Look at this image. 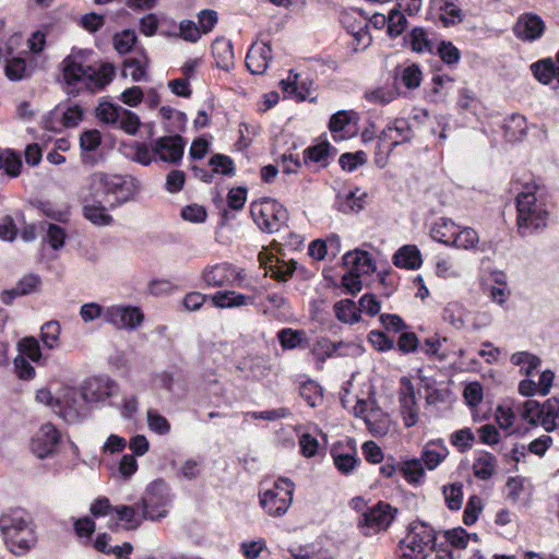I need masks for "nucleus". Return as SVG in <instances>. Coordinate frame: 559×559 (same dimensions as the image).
<instances>
[{
  "mask_svg": "<svg viewBox=\"0 0 559 559\" xmlns=\"http://www.w3.org/2000/svg\"><path fill=\"white\" fill-rule=\"evenodd\" d=\"M139 190V182L130 176L94 171L80 190L82 200H99L100 197L112 195L110 207L119 206L130 201Z\"/></svg>",
  "mask_w": 559,
  "mask_h": 559,
  "instance_id": "nucleus-2",
  "label": "nucleus"
},
{
  "mask_svg": "<svg viewBox=\"0 0 559 559\" xmlns=\"http://www.w3.org/2000/svg\"><path fill=\"white\" fill-rule=\"evenodd\" d=\"M463 11L454 3L445 1L440 7V21L444 26H453L463 21Z\"/></svg>",
  "mask_w": 559,
  "mask_h": 559,
  "instance_id": "nucleus-41",
  "label": "nucleus"
},
{
  "mask_svg": "<svg viewBox=\"0 0 559 559\" xmlns=\"http://www.w3.org/2000/svg\"><path fill=\"white\" fill-rule=\"evenodd\" d=\"M242 552L247 559H265L267 550L263 540H254L243 543L241 545Z\"/></svg>",
  "mask_w": 559,
  "mask_h": 559,
  "instance_id": "nucleus-60",
  "label": "nucleus"
},
{
  "mask_svg": "<svg viewBox=\"0 0 559 559\" xmlns=\"http://www.w3.org/2000/svg\"><path fill=\"white\" fill-rule=\"evenodd\" d=\"M463 485L461 483H453L443 487V497L445 503L451 510H459L463 502Z\"/></svg>",
  "mask_w": 559,
  "mask_h": 559,
  "instance_id": "nucleus-43",
  "label": "nucleus"
},
{
  "mask_svg": "<svg viewBox=\"0 0 559 559\" xmlns=\"http://www.w3.org/2000/svg\"><path fill=\"white\" fill-rule=\"evenodd\" d=\"M531 70L538 82L547 85L555 79L557 63L550 58L543 59L533 63Z\"/></svg>",
  "mask_w": 559,
  "mask_h": 559,
  "instance_id": "nucleus-32",
  "label": "nucleus"
},
{
  "mask_svg": "<svg viewBox=\"0 0 559 559\" xmlns=\"http://www.w3.org/2000/svg\"><path fill=\"white\" fill-rule=\"evenodd\" d=\"M330 151V144L329 143H321L311 147H308L305 150L304 158L307 163L308 160L314 162V163H321L325 164L326 158L329 156Z\"/></svg>",
  "mask_w": 559,
  "mask_h": 559,
  "instance_id": "nucleus-57",
  "label": "nucleus"
},
{
  "mask_svg": "<svg viewBox=\"0 0 559 559\" xmlns=\"http://www.w3.org/2000/svg\"><path fill=\"white\" fill-rule=\"evenodd\" d=\"M102 143L98 130H86L80 135V147L85 152H94Z\"/></svg>",
  "mask_w": 559,
  "mask_h": 559,
  "instance_id": "nucleus-59",
  "label": "nucleus"
},
{
  "mask_svg": "<svg viewBox=\"0 0 559 559\" xmlns=\"http://www.w3.org/2000/svg\"><path fill=\"white\" fill-rule=\"evenodd\" d=\"M393 263L397 267L418 269L423 263L420 251L415 245H405L393 255Z\"/></svg>",
  "mask_w": 559,
  "mask_h": 559,
  "instance_id": "nucleus-23",
  "label": "nucleus"
},
{
  "mask_svg": "<svg viewBox=\"0 0 559 559\" xmlns=\"http://www.w3.org/2000/svg\"><path fill=\"white\" fill-rule=\"evenodd\" d=\"M481 511V499L477 496H472L465 507L463 522L466 525H472L477 521L478 514Z\"/></svg>",
  "mask_w": 559,
  "mask_h": 559,
  "instance_id": "nucleus-61",
  "label": "nucleus"
},
{
  "mask_svg": "<svg viewBox=\"0 0 559 559\" xmlns=\"http://www.w3.org/2000/svg\"><path fill=\"white\" fill-rule=\"evenodd\" d=\"M186 142L180 135H165L153 141L157 162L178 164L183 156Z\"/></svg>",
  "mask_w": 559,
  "mask_h": 559,
  "instance_id": "nucleus-9",
  "label": "nucleus"
},
{
  "mask_svg": "<svg viewBox=\"0 0 559 559\" xmlns=\"http://www.w3.org/2000/svg\"><path fill=\"white\" fill-rule=\"evenodd\" d=\"M37 207L45 216L51 219L58 222H66L68 219L69 210L66 206H58L50 201H39Z\"/></svg>",
  "mask_w": 559,
  "mask_h": 559,
  "instance_id": "nucleus-48",
  "label": "nucleus"
},
{
  "mask_svg": "<svg viewBox=\"0 0 559 559\" xmlns=\"http://www.w3.org/2000/svg\"><path fill=\"white\" fill-rule=\"evenodd\" d=\"M17 349L19 356L31 359L34 362H39L43 358L38 341L33 336H26L19 341Z\"/></svg>",
  "mask_w": 559,
  "mask_h": 559,
  "instance_id": "nucleus-38",
  "label": "nucleus"
},
{
  "mask_svg": "<svg viewBox=\"0 0 559 559\" xmlns=\"http://www.w3.org/2000/svg\"><path fill=\"white\" fill-rule=\"evenodd\" d=\"M504 134L509 141H521L526 136L527 122L524 116L513 114L504 120Z\"/></svg>",
  "mask_w": 559,
  "mask_h": 559,
  "instance_id": "nucleus-28",
  "label": "nucleus"
},
{
  "mask_svg": "<svg viewBox=\"0 0 559 559\" xmlns=\"http://www.w3.org/2000/svg\"><path fill=\"white\" fill-rule=\"evenodd\" d=\"M518 229L522 237L546 227L548 211L545 203L538 200L535 187H525L516 197Z\"/></svg>",
  "mask_w": 559,
  "mask_h": 559,
  "instance_id": "nucleus-4",
  "label": "nucleus"
},
{
  "mask_svg": "<svg viewBox=\"0 0 559 559\" xmlns=\"http://www.w3.org/2000/svg\"><path fill=\"white\" fill-rule=\"evenodd\" d=\"M388 22V33L390 36H399L406 28L407 21L404 13L401 10H391L389 16L386 19Z\"/></svg>",
  "mask_w": 559,
  "mask_h": 559,
  "instance_id": "nucleus-51",
  "label": "nucleus"
},
{
  "mask_svg": "<svg viewBox=\"0 0 559 559\" xmlns=\"http://www.w3.org/2000/svg\"><path fill=\"white\" fill-rule=\"evenodd\" d=\"M281 85L284 92L295 95L297 99L305 100L310 92L305 82L298 81V74L294 75V81H281Z\"/></svg>",
  "mask_w": 559,
  "mask_h": 559,
  "instance_id": "nucleus-54",
  "label": "nucleus"
},
{
  "mask_svg": "<svg viewBox=\"0 0 559 559\" xmlns=\"http://www.w3.org/2000/svg\"><path fill=\"white\" fill-rule=\"evenodd\" d=\"M514 32L519 38L533 41L544 34L545 23L537 14L526 13L519 17Z\"/></svg>",
  "mask_w": 559,
  "mask_h": 559,
  "instance_id": "nucleus-16",
  "label": "nucleus"
},
{
  "mask_svg": "<svg viewBox=\"0 0 559 559\" xmlns=\"http://www.w3.org/2000/svg\"><path fill=\"white\" fill-rule=\"evenodd\" d=\"M209 164L213 167V171L215 174H222L225 176H234L235 175V165L233 159L223 154H214L210 160Z\"/></svg>",
  "mask_w": 559,
  "mask_h": 559,
  "instance_id": "nucleus-45",
  "label": "nucleus"
},
{
  "mask_svg": "<svg viewBox=\"0 0 559 559\" xmlns=\"http://www.w3.org/2000/svg\"><path fill=\"white\" fill-rule=\"evenodd\" d=\"M367 162V155L362 151L356 153H344L340 156L338 163L344 170L353 171L359 165Z\"/></svg>",
  "mask_w": 559,
  "mask_h": 559,
  "instance_id": "nucleus-55",
  "label": "nucleus"
},
{
  "mask_svg": "<svg viewBox=\"0 0 559 559\" xmlns=\"http://www.w3.org/2000/svg\"><path fill=\"white\" fill-rule=\"evenodd\" d=\"M5 75L10 81H21L27 76V67L23 58H12L7 62Z\"/></svg>",
  "mask_w": 559,
  "mask_h": 559,
  "instance_id": "nucleus-47",
  "label": "nucleus"
},
{
  "mask_svg": "<svg viewBox=\"0 0 559 559\" xmlns=\"http://www.w3.org/2000/svg\"><path fill=\"white\" fill-rule=\"evenodd\" d=\"M356 118L354 111L340 110L335 112L329 122V129L333 133L334 140H343L345 135L342 133L346 127Z\"/></svg>",
  "mask_w": 559,
  "mask_h": 559,
  "instance_id": "nucleus-30",
  "label": "nucleus"
},
{
  "mask_svg": "<svg viewBox=\"0 0 559 559\" xmlns=\"http://www.w3.org/2000/svg\"><path fill=\"white\" fill-rule=\"evenodd\" d=\"M414 138L411 122L405 118L390 121L380 134V142H388L391 148L409 142Z\"/></svg>",
  "mask_w": 559,
  "mask_h": 559,
  "instance_id": "nucleus-11",
  "label": "nucleus"
},
{
  "mask_svg": "<svg viewBox=\"0 0 559 559\" xmlns=\"http://www.w3.org/2000/svg\"><path fill=\"white\" fill-rule=\"evenodd\" d=\"M91 51L72 50L61 63L63 81L67 85H73L83 81L85 86L96 92L108 85L116 75V67L110 62H103L98 68L90 64Z\"/></svg>",
  "mask_w": 559,
  "mask_h": 559,
  "instance_id": "nucleus-1",
  "label": "nucleus"
},
{
  "mask_svg": "<svg viewBox=\"0 0 559 559\" xmlns=\"http://www.w3.org/2000/svg\"><path fill=\"white\" fill-rule=\"evenodd\" d=\"M148 428L158 433L167 435L170 431V424L166 417L162 416L154 409H148L146 413Z\"/></svg>",
  "mask_w": 559,
  "mask_h": 559,
  "instance_id": "nucleus-52",
  "label": "nucleus"
},
{
  "mask_svg": "<svg viewBox=\"0 0 559 559\" xmlns=\"http://www.w3.org/2000/svg\"><path fill=\"white\" fill-rule=\"evenodd\" d=\"M116 383L108 378H91L82 385V395L86 403H96L109 397L116 391Z\"/></svg>",
  "mask_w": 559,
  "mask_h": 559,
  "instance_id": "nucleus-12",
  "label": "nucleus"
},
{
  "mask_svg": "<svg viewBox=\"0 0 559 559\" xmlns=\"http://www.w3.org/2000/svg\"><path fill=\"white\" fill-rule=\"evenodd\" d=\"M126 75H130L135 82L143 81L146 76L147 57L142 56V59L129 58L123 62Z\"/></svg>",
  "mask_w": 559,
  "mask_h": 559,
  "instance_id": "nucleus-39",
  "label": "nucleus"
},
{
  "mask_svg": "<svg viewBox=\"0 0 559 559\" xmlns=\"http://www.w3.org/2000/svg\"><path fill=\"white\" fill-rule=\"evenodd\" d=\"M83 216L93 225L103 227L112 223V216L107 212L102 200H82Z\"/></svg>",
  "mask_w": 559,
  "mask_h": 559,
  "instance_id": "nucleus-21",
  "label": "nucleus"
},
{
  "mask_svg": "<svg viewBox=\"0 0 559 559\" xmlns=\"http://www.w3.org/2000/svg\"><path fill=\"white\" fill-rule=\"evenodd\" d=\"M343 263L348 271L359 275H368L373 273L376 270L370 254L367 251H348L343 255Z\"/></svg>",
  "mask_w": 559,
  "mask_h": 559,
  "instance_id": "nucleus-18",
  "label": "nucleus"
},
{
  "mask_svg": "<svg viewBox=\"0 0 559 559\" xmlns=\"http://www.w3.org/2000/svg\"><path fill=\"white\" fill-rule=\"evenodd\" d=\"M250 213L257 225L271 234L278 231L288 221V211L270 198L251 203Z\"/></svg>",
  "mask_w": 559,
  "mask_h": 559,
  "instance_id": "nucleus-5",
  "label": "nucleus"
},
{
  "mask_svg": "<svg viewBox=\"0 0 559 559\" xmlns=\"http://www.w3.org/2000/svg\"><path fill=\"white\" fill-rule=\"evenodd\" d=\"M212 53L218 68L229 70L234 67V48L229 40L216 39L212 45Z\"/></svg>",
  "mask_w": 559,
  "mask_h": 559,
  "instance_id": "nucleus-25",
  "label": "nucleus"
},
{
  "mask_svg": "<svg viewBox=\"0 0 559 559\" xmlns=\"http://www.w3.org/2000/svg\"><path fill=\"white\" fill-rule=\"evenodd\" d=\"M306 337V332L302 330H294L284 328L277 332V338L283 349H294L301 345Z\"/></svg>",
  "mask_w": 559,
  "mask_h": 559,
  "instance_id": "nucleus-37",
  "label": "nucleus"
},
{
  "mask_svg": "<svg viewBox=\"0 0 559 559\" xmlns=\"http://www.w3.org/2000/svg\"><path fill=\"white\" fill-rule=\"evenodd\" d=\"M455 223L447 217H439L430 227V236L433 240L450 246L455 231Z\"/></svg>",
  "mask_w": 559,
  "mask_h": 559,
  "instance_id": "nucleus-27",
  "label": "nucleus"
},
{
  "mask_svg": "<svg viewBox=\"0 0 559 559\" xmlns=\"http://www.w3.org/2000/svg\"><path fill=\"white\" fill-rule=\"evenodd\" d=\"M259 497L262 509L271 516L284 515L293 502V498H289L288 495L283 497L272 491H262Z\"/></svg>",
  "mask_w": 559,
  "mask_h": 559,
  "instance_id": "nucleus-19",
  "label": "nucleus"
},
{
  "mask_svg": "<svg viewBox=\"0 0 559 559\" xmlns=\"http://www.w3.org/2000/svg\"><path fill=\"white\" fill-rule=\"evenodd\" d=\"M179 36L186 41L197 43L202 34L198 24L191 20H183L179 23Z\"/></svg>",
  "mask_w": 559,
  "mask_h": 559,
  "instance_id": "nucleus-58",
  "label": "nucleus"
},
{
  "mask_svg": "<svg viewBox=\"0 0 559 559\" xmlns=\"http://www.w3.org/2000/svg\"><path fill=\"white\" fill-rule=\"evenodd\" d=\"M400 413L404 426L409 428L419 420V407L416 402L414 386L409 380L406 381V388L400 393Z\"/></svg>",
  "mask_w": 559,
  "mask_h": 559,
  "instance_id": "nucleus-15",
  "label": "nucleus"
},
{
  "mask_svg": "<svg viewBox=\"0 0 559 559\" xmlns=\"http://www.w3.org/2000/svg\"><path fill=\"white\" fill-rule=\"evenodd\" d=\"M299 394L311 407L317 406L322 400L320 386L313 381L304 382L299 388Z\"/></svg>",
  "mask_w": 559,
  "mask_h": 559,
  "instance_id": "nucleus-53",
  "label": "nucleus"
},
{
  "mask_svg": "<svg viewBox=\"0 0 559 559\" xmlns=\"http://www.w3.org/2000/svg\"><path fill=\"white\" fill-rule=\"evenodd\" d=\"M496 457L486 452L477 457L473 464L474 475L481 480L489 479L496 469Z\"/></svg>",
  "mask_w": 559,
  "mask_h": 559,
  "instance_id": "nucleus-35",
  "label": "nucleus"
},
{
  "mask_svg": "<svg viewBox=\"0 0 559 559\" xmlns=\"http://www.w3.org/2000/svg\"><path fill=\"white\" fill-rule=\"evenodd\" d=\"M401 80L407 88H416L421 82V71L418 66L411 64L403 70Z\"/></svg>",
  "mask_w": 559,
  "mask_h": 559,
  "instance_id": "nucleus-64",
  "label": "nucleus"
},
{
  "mask_svg": "<svg viewBox=\"0 0 559 559\" xmlns=\"http://www.w3.org/2000/svg\"><path fill=\"white\" fill-rule=\"evenodd\" d=\"M129 156L133 162L143 166H148L153 162H157L155 152L153 150V141L151 142V147H148L143 142H134L130 145Z\"/></svg>",
  "mask_w": 559,
  "mask_h": 559,
  "instance_id": "nucleus-33",
  "label": "nucleus"
},
{
  "mask_svg": "<svg viewBox=\"0 0 559 559\" xmlns=\"http://www.w3.org/2000/svg\"><path fill=\"white\" fill-rule=\"evenodd\" d=\"M136 39L138 37L134 31L124 29L114 36V47L120 55H124L131 51Z\"/></svg>",
  "mask_w": 559,
  "mask_h": 559,
  "instance_id": "nucleus-44",
  "label": "nucleus"
},
{
  "mask_svg": "<svg viewBox=\"0 0 559 559\" xmlns=\"http://www.w3.org/2000/svg\"><path fill=\"white\" fill-rule=\"evenodd\" d=\"M397 514V509L384 501L377 502L360 515L357 527L364 536H373L386 531Z\"/></svg>",
  "mask_w": 559,
  "mask_h": 559,
  "instance_id": "nucleus-6",
  "label": "nucleus"
},
{
  "mask_svg": "<svg viewBox=\"0 0 559 559\" xmlns=\"http://www.w3.org/2000/svg\"><path fill=\"white\" fill-rule=\"evenodd\" d=\"M144 314L138 307L114 305L106 307L105 322L117 329L134 330L142 324Z\"/></svg>",
  "mask_w": 559,
  "mask_h": 559,
  "instance_id": "nucleus-8",
  "label": "nucleus"
},
{
  "mask_svg": "<svg viewBox=\"0 0 559 559\" xmlns=\"http://www.w3.org/2000/svg\"><path fill=\"white\" fill-rule=\"evenodd\" d=\"M214 306L217 308H234L253 305L254 298L243 294L229 292H217L212 297Z\"/></svg>",
  "mask_w": 559,
  "mask_h": 559,
  "instance_id": "nucleus-24",
  "label": "nucleus"
},
{
  "mask_svg": "<svg viewBox=\"0 0 559 559\" xmlns=\"http://www.w3.org/2000/svg\"><path fill=\"white\" fill-rule=\"evenodd\" d=\"M84 403L82 391L69 388L63 391L61 397L57 400V404L61 405L60 416L68 421L76 420L84 412Z\"/></svg>",
  "mask_w": 559,
  "mask_h": 559,
  "instance_id": "nucleus-13",
  "label": "nucleus"
},
{
  "mask_svg": "<svg viewBox=\"0 0 559 559\" xmlns=\"http://www.w3.org/2000/svg\"><path fill=\"white\" fill-rule=\"evenodd\" d=\"M59 441V431L51 424H45L32 438L31 451L38 459H46L56 452Z\"/></svg>",
  "mask_w": 559,
  "mask_h": 559,
  "instance_id": "nucleus-10",
  "label": "nucleus"
},
{
  "mask_svg": "<svg viewBox=\"0 0 559 559\" xmlns=\"http://www.w3.org/2000/svg\"><path fill=\"white\" fill-rule=\"evenodd\" d=\"M510 360L513 365L521 367L526 376H531L533 370L540 365V359L528 352L514 353Z\"/></svg>",
  "mask_w": 559,
  "mask_h": 559,
  "instance_id": "nucleus-40",
  "label": "nucleus"
},
{
  "mask_svg": "<svg viewBox=\"0 0 559 559\" xmlns=\"http://www.w3.org/2000/svg\"><path fill=\"white\" fill-rule=\"evenodd\" d=\"M405 479L411 484H418L424 477V467L420 460L406 461L402 466Z\"/></svg>",
  "mask_w": 559,
  "mask_h": 559,
  "instance_id": "nucleus-50",
  "label": "nucleus"
},
{
  "mask_svg": "<svg viewBox=\"0 0 559 559\" xmlns=\"http://www.w3.org/2000/svg\"><path fill=\"white\" fill-rule=\"evenodd\" d=\"M169 493L163 480L152 483L142 499L143 519L152 521L159 520L167 515L166 507L169 504Z\"/></svg>",
  "mask_w": 559,
  "mask_h": 559,
  "instance_id": "nucleus-7",
  "label": "nucleus"
},
{
  "mask_svg": "<svg viewBox=\"0 0 559 559\" xmlns=\"http://www.w3.org/2000/svg\"><path fill=\"white\" fill-rule=\"evenodd\" d=\"M123 107L115 105L107 100L99 102L95 109V115L98 120L106 124H117Z\"/></svg>",
  "mask_w": 559,
  "mask_h": 559,
  "instance_id": "nucleus-34",
  "label": "nucleus"
},
{
  "mask_svg": "<svg viewBox=\"0 0 559 559\" xmlns=\"http://www.w3.org/2000/svg\"><path fill=\"white\" fill-rule=\"evenodd\" d=\"M409 40L413 50L417 52H431L432 50V44L424 28H414L411 33Z\"/></svg>",
  "mask_w": 559,
  "mask_h": 559,
  "instance_id": "nucleus-46",
  "label": "nucleus"
},
{
  "mask_svg": "<svg viewBox=\"0 0 559 559\" xmlns=\"http://www.w3.org/2000/svg\"><path fill=\"white\" fill-rule=\"evenodd\" d=\"M540 408L542 404L537 401L528 400L523 404L521 416L528 424L536 426L539 423Z\"/></svg>",
  "mask_w": 559,
  "mask_h": 559,
  "instance_id": "nucleus-63",
  "label": "nucleus"
},
{
  "mask_svg": "<svg viewBox=\"0 0 559 559\" xmlns=\"http://www.w3.org/2000/svg\"><path fill=\"white\" fill-rule=\"evenodd\" d=\"M61 326L58 321H49L40 329V340L49 349L58 348L60 345Z\"/></svg>",
  "mask_w": 559,
  "mask_h": 559,
  "instance_id": "nucleus-36",
  "label": "nucleus"
},
{
  "mask_svg": "<svg viewBox=\"0 0 559 559\" xmlns=\"http://www.w3.org/2000/svg\"><path fill=\"white\" fill-rule=\"evenodd\" d=\"M478 241L479 236L475 229L471 227H463L459 229V226L455 225V231L450 246L457 249L469 250L474 249Z\"/></svg>",
  "mask_w": 559,
  "mask_h": 559,
  "instance_id": "nucleus-29",
  "label": "nucleus"
},
{
  "mask_svg": "<svg viewBox=\"0 0 559 559\" xmlns=\"http://www.w3.org/2000/svg\"><path fill=\"white\" fill-rule=\"evenodd\" d=\"M438 53L442 61L448 64H455L461 58L460 50L451 41H441Z\"/></svg>",
  "mask_w": 559,
  "mask_h": 559,
  "instance_id": "nucleus-62",
  "label": "nucleus"
},
{
  "mask_svg": "<svg viewBox=\"0 0 559 559\" xmlns=\"http://www.w3.org/2000/svg\"><path fill=\"white\" fill-rule=\"evenodd\" d=\"M0 531L7 548L15 556L27 554L37 543L32 519L23 510H13L2 514Z\"/></svg>",
  "mask_w": 559,
  "mask_h": 559,
  "instance_id": "nucleus-3",
  "label": "nucleus"
},
{
  "mask_svg": "<svg viewBox=\"0 0 559 559\" xmlns=\"http://www.w3.org/2000/svg\"><path fill=\"white\" fill-rule=\"evenodd\" d=\"M118 123L119 128L130 135L136 134L141 127L140 117L126 108L122 109Z\"/></svg>",
  "mask_w": 559,
  "mask_h": 559,
  "instance_id": "nucleus-49",
  "label": "nucleus"
},
{
  "mask_svg": "<svg viewBox=\"0 0 559 559\" xmlns=\"http://www.w3.org/2000/svg\"><path fill=\"white\" fill-rule=\"evenodd\" d=\"M202 278L207 286L221 287L235 280V270L226 263L215 264L203 270Z\"/></svg>",
  "mask_w": 559,
  "mask_h": 559,
  "instance_id": "nucleus-20",
  "label": "nucleus"
},
{
  "mask_svg": "<svg viewBox=\"0 0 559 559\" xmlns=\"http://www.w3.org/2000/svg\"><path fill=\"white\" fill-rule=\"evenodd\" d=\"M448 455L441 441L428 442L421 452V461L428 469H435Z\"/></svg>",
  "mask_w": 559,
  "mask_h": 559,
  "instance_id": "nucleus-26",
  "label": "nucleus"
},
{
  "mask_svg": "<svg viewBox=\"0 0 559 559\" xmlns=\"http://www.w3.org/2000/svg\"><path fill=\"white\" fill-rule=\"evenodd\" d=\"M405 540H407L409 545H413L417 548H423V550L430 554L432 550H435L436 532L426 523L413 522L409 525V531L405 537Z\"/></svg>",
  "mask_w": 559,
  "mask_h": 559,
  "instance_id": "nucleus-14",
  "label": "nucleus"
},
{
  "mask_svg": "<svg viewBox=\"0 0 559 559\" xmlns=\"http://www.w3.org/2000/svg\"><path fill=\"white\" fill-rule=\"evenodd\" d=\"M198 26L201 31V34H209L213 31L215 25L218 22V14L214 10H202L198 13Z\"/></svg>",
  "mask_w": 559,
  "mask_h": 559,
  "instance_id": "nucleus-56",
  "label": "nucleus"
},
{
  "mask_svg": "<svg viewBox=\"0 0 559 559\" xmlns=\"http://www.w3.org/2000/svg\"><path fill=\"white\" fill-rule=\"evenodd\" d=\"M559 418V402L556 399H549L540 408L539 423L546 431H552L556 428V419Z\"/></svg>",
  "mask_w": 559,
  "mask_h": 559,
  "instance_id": "nucleus-31",
  "label": "nucleus"
},
{
  "mask_svg": "<svg viewBox=\"0 0 559 559\" xmlns=\"http://www.w3.org/2000/svg\"><path fill=\"white\" fill-rule=\"evenodd\" d=\"M272 59V49L267 43L254 44L246 57V66L252 74H262Z\"/></svg>",
  "mask_w": 559,
  "mask_h": 559,
  "instance_id": "nucleus-17",
  "label": "nucleus"
},
{
  "mask_svg": "<svg viewBox=\"0 0 559 559\" xmlns=\"http://www.w3.org/2000/svg\"><path fill=\"white\" fill-rule=\"evenodd\" d=\"M337 319L345 323H356L359 321V314L356 311V306L352 300H342L334 306Z\"/></svg>",
  "mask_w": 559,
  "mask_h": 559,
  "instance_id": "nucleus-42",
  "label": "nucleus"
},
{
  "mask_svg": "<svg viewBox=\"0 0 559 559\" xmlns=\"http://www.w3.org/2000/svg\"><path fill=\"white\" fill-rule=\"evenodd\" d=\"M313 354L318 357V360L323 362L328 357L334 355H356L360 353V347L357 345H345L343 343L332 344L326 340L319 341L314 348Z\"/></svg>",
  "mask_w": 559,
  "mask_h": 559,
  "instance_id": "nucleus-22",
  "label": "nucleus"
}]
</instances>
